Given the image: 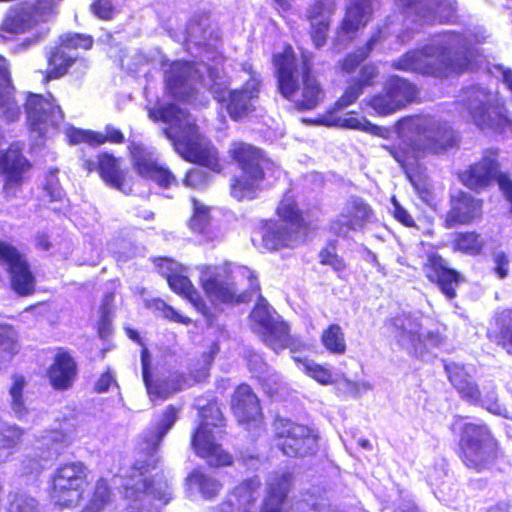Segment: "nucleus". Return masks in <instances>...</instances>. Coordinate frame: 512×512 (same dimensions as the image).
<instances>
[{"instance_id": "nucleus-58", "label": "nucleus", "mask_w": 512, "mask_h": 512, "mask_svg": "<svg viewBox=\"0 0 512 512\" xmlns=\"http://www.w3.org/2000/svg\"><path fill=\"white\" fill-rule=\"evenodd\" d=\"M399 341L410 344L415 353L419 352L422 354L424 352V334L419 331L402 329Z\"/></svg>"}, {"instance_id": "nucleus-26", "label": "nucleus", "mask_w": 512, "mask_h": 512, "mask_svg": "<svg viewBox=\"0 0 512 512\" xmlns=\"http://www.w3.org/2000/svg\"><path fill=\"white\" fill-rule=\"evenodd\" d=\"M32 168L31 162L18 148L9 147L0 152V172L3 176V191L8 194L20 189Z\"/></svg>"}, {"instance_id": "nucleus-33", "label": "nucleus", "mask_w": 512, "mask_h": 512, "mask_svg": "<svg viewBox=\"0 0 512 512\" xmlns=\"http://www.w3.org/2000/svg\"><path fill=\"white\" fill-rule=\"evenodd\" d=\"M169 288L176 294L188 300L194 309L209 319L212 317L210 308L206 301L195 288L191 280L180 273H168L165 275Z\"/></svg>"}, {"instance_id": "nucleus-61", "label": "nucleus", "mask_w": 512, "mask_h": 512, "mask_svg": "<svg viewBox=\"0 0 512 512\" xmlns=\"http://www.w3.org/2000/svg\"><path fill=\"white\" fill-rule=\"evenodd\" d=\"M391 201L393 204L392 216L405 227H416V222L412 215L402 205H400L396 198L392 197Z\"/></svg>"}, {"instance_id": "nucleus-21", "label": "nucleus", "mask_w": 512, "mask_h": 512, "mask_svg": "<svg viewBox=\"0 0 512 512\" xmlns=\"http://www.w3.org/2000/svg\"><path fill=\"white\" fill-rule=\"evenodd\" d=\"M127 150L132 167L140 177L151 180L164 189L178 184L174 173L168 167L159 165L142 143L132 141Z\"/></svg>"}, {"instance_id": "nucleus-63", "label": "nucleus", "mask_w": 512, "mask_h": 512, "mask_svg": "<svg viewBox=\"0 0 512 512\" xmlns=\"http://www.w3.org/2000/svg\"><path fill=\"white\" fill-rule=\"evenodd\" d=\"M494 273L499 279H504L509 274V256L504 251H498L493 254Z\"/></svg>"}, {"instance_id": "nucleus-56", "label": "nucleus", "mask_w": 512, "mask_h": 512, "mask_svg": "<svg viewBox=\"0 0 512 512\" xmlns=\"http://www.w3.org/2000/svg\"><path fill=\"white\" fill-rule=\"evenodd\" d=\"M10 328L0 325V358H12L16 353V341L9 335Z\"/></svg>"}, {"instance_id": "nucleus-30", "label": "nucleus", "mask_w": 512, "mask_h": 512, "mask_svg": "<svg viewBox=\"0 0 512 512\" xmlns=\"http://www.w3.org/2000/svg\"><path fill=\"white\" fill-rule=\"evenodd\" d=\"M375 40L370 38L365 41L362 47L354 51V101L363 93L364 89L376 84L379 71L376 65L372 63L362 64L359 62L365 60L373 49Z\"/></svg>"}, {"instance_id": "nucleus-31", "label": "nucleus", "mask_w": 512, "mask_h": 512, "mask_svg": "<svg viewBox=\"0 0 512 512\" xmlns=\"http://www.w3.org/2000/svg\"><path fill=\"white\" fill-rule=\"evenodd\" d=\"M444 370L451 385L457 390L460 397L472 404L481 399V391L472 380L471 375L463 364L453 361H443Z\"/></svg>"}, {"instance_id": "nucleus-60", "label": "nucleus", "mask_w": 512, "mask_h": 512, "mask_svg": "<svg viewBox=\"0 0 512 512\" xmlns=\"http://www.w3.org/2000/svg\"><path fill=\"white\" fill-rule=\"evenodd\" d=\"M372 7L368 0H354V26L364 25L371 17Z\"/></svg>"}, {"instance_id": "nucleus-18", "label": "nucleus", "mask_w": 512, "mask_h": 512, "mask_svg": "<svg viewBox=\"0 0 512 512\" xmlns=\"http://www.w3.org/2000/svg\"><path fill=\"white\" fill-rule=\"evenodd\" d=\"M216 419L219 424L202 421L197 426L192 435L191 446L198 456L206 460L208 465L212 467L228 466L232 463V456L217 443L216 434L219 431H214L216 427L222 425L225 418Z\"/></svg>"}, {"instance_id": "nucleus-5", "label": "nucleus", "mask_w": 512, "mask_h": 512, "mask_svg": "<svg viewBox=\"0 0 512 512\" xmlns=\"http://www.w3.org/2000/svg\"><path fill=\"white\" fill-rule=\"evenodd\" d=\"M227 155L238 170L229 181V194L238 202L254 200L262 191L266 169L272 162L263 149L243 140L230 143Z\"/></svg>"}, {"instance_id": "nucleus-3", "label": "nucleus", "mask_w": 512, "mask_h": 512, "mask_svg": "<svg viewBox=\"0 0 512 512\" xmlns=\"http://www.w3.org/2000/svg\"><path fill=\"white\" fill-rule=\"evenodd\" d=\"M271 60L277 90L296 111H310L320 105L325 91L314 69L311 53H301L298 58L293 46L286 43L282 51L273 53Z\"/></svg>"}, {"instance_id": "nucleus-45", "label": "nucleus", "mask_w": 512, "mask_h": 512, "mask_svg": "<svg viewBox=\"0 0 512 512\" xmlns=\"http://www.w3.org/2000/svg\"><path fill=\"white\" fill-rule=\"evenodd\" d=\"M491 108V103L485 100L472 99L468 102V112L472 121L481 130L486 129L487 124H489L493 111Z\"/></svg>"}, {"instance_id": "nucleus-55", "label": "nucleus", "mask_w": 512, "mask_h": 512, "mask_svg": "<svg viewBox=\"0 0 512 512\" xmlns=\"http://www.w3.org/2000/svg\"><path fill=\"white\" fill-rule=\"evenodd\" d=\"M110 497L111 492L107 481L104 479H99L96 483L93 497L90 500V503L98 507L100 510H103L104 507L109 503Z\"/></svg>"}, {"instance_id": "nucleus-40", "label": "nucleus", "mask_w": 512, "mask_h": 512, "mask_svg": "<svg viewBox=\"0 0 512 512\" xmlns=\"http://www.w3.org/2000/svg\"><path fill=\"white\" fill-rule=\"evenodd\" d=\"M22 431L0 419V463L7 461L18 444Z\"/></svg>"}, {"instance_id": "nucleus-43", "label": "nucleus", "mask_w": 512, "mask_h": 512, "mask_svg": "<svg viewBox=\"0 0 512 512\" xmlns=\"http://www.w3.org/2000/svg\"><path fill=\"white\" fill-rule=\"evenodd\" d=\"M321 341L324 347L334 354H342L345 352L346 344L344 335L339 325H329L321 335Z\"/></svg>"}, {"instance_id": "nucleus-28", "label": "nucleus", "mask_w": 512, "mask_h": 512, "mask_svg": "<svg viewBox=\"0 0 512 512\" xmlns=\"http://www.w3.org/2000/svg\"><path fill=\"white\" fill-rule=\"evenodd\" d=\"M275 213L280 224L290 232L294 239L300 235H306L311 229L308 213L303 211L292 197L281 199Z\"/></svg>"}, {"instance_id": "nucleus-64", "label": "nucleus", "mask_w": 512, "mask_h": 512, "mask_svg": "<svg viewBox=\"0 0 512 512\" xmlns=\"http://www.w3.org/2000/svg\"><path fill=\"white\" fill-rule=\"evenodd\" d=\"M497 185L504 199L509 203V212L512 214V175L503 171L499 175Z\"/></svg>"}, {"instance_id": "nucleus-35", "label": "nucleus", "mask_w": 512, "mask_h": 512, "mask_svg": "<svg viewBox=\"0 0 512 512\" xmlns=\"http://www.w3.org/2000/svg\"><path fill=\"white\" fill-rule=\"evenodd\" d=\"M493 321L495 328L488 329L486 337L512 356V306L495 311Z\"/></svg>"}, {"instance_id": "nucleus-8", "label": "nucleus", "mask_w": 512, "mask_h": 512, "mask_svg": "<svg viewBox=\"0 0 512 512\" xmlns=\"http://www.w3.org/2000/svg\"><path fill=\"white\" fill-rule=\"evenodd\" d=\"M251 318L258 337L275 353L285 349L298 352L305 348V343L291 334L289 324L279 317H274L266 307H255Z\"/></svg>"}, {"instance_id": "nucleus-50", "label": "nucleus", "mask_w": 512, "mask_h": 512, "mask_svg": "<svg viewBox=\"0 0 512 512\" xmlns=\"http://www.w3.org/2000/svg\"><path fill=\"white\" fill-rule=\"evenodd\" d=\"M255 380L269 397L278 395L282 387L280 376L278 373L272 371V369H269L268 372H264L262 375H257Z\"/></svg>"}, {"instance_id": "nucleus-14", "label": "nucleus", "mask_w": 512, "mask_h": 512, "mask_svg": "<svg viewBox=\"0 0 512 512\" xmlns=\"http://www.w3.org/2000/svg\"><path fill=\"white\" fill-rule=\"evenodd\" d=\"M220 268L206 265L201 270L200 286L212 301L229 305L248 303L253 299L252 289L239 290L234 282L221 274Z\"/></svg>"}, {"instance_id": "nucleus-52", "label": "nucleus", "mask_w": 512, "mask_h": 512, "mask_svg": "<svg viewBox=\"0 0 512 512\" xmlns=\"http://www.w3.org/2000/svg\"><path fill=\"white\" fill-rule=\"evenodd\" d=\"M89 10L102 21H111L118 12L113 0H92Z\"/></svg>"}, {"instance_id": "nucleus-54", "label": "nucleus", "mask_w": 512, "mask_h": 512, "mask_svg": "<svg viewBox=\"0 0 512 512\" xmlns=\"http://www.w3.org/2000/svg\"><path fill=\"white\" fill-rule=\"evenodd\" d=\"M8 512H39V510L34 498L26 494H16L10 503Z\"/></svg>"}, {"instance_id": "nucleus-20", "label": "nucleus", "mask_w": 512, "mask_h": 512, "mask_svg": "<svg viewBox=\"0 0 512 512\" xmlns=\"http://www.w3.org/2000/svg\"><path fill=\"white\" fill-rule=\"evenodd\" d=\"M0 262L7 265L10 283L19 296H29L35 292V277L25 257L12 244L0 241Z\"/></svg>"}, {"instance_id": "nucleus-12", "label": "nucleus", "mask_w": 512, "mask_h": 512, "mask_svg": "<svg viewBox=\"0 0 512 512\" xmlns=\"http://www.w3.org/2000/svg\"><path fill=\"white\" fill-rule=\"evenodd\" d=\"M484 199L472 192L456 189L448 194V209L442 219V227L450 230L470 226L483 218Z\"/></svg>"}, {"instance_id": "nucleus-24", "label": "nucleus", "mask_w": 512, "mask_h": 512, "mask_svg": "<svg viewBox=\"0 0 512 512\" xmlns=\"http://www.w3.org/2000/svg\"><path fill=\"white\" fill-rule=\"evenodd\" d=\"M63 423L59 422L57 427L41 435L35 443V458L29 460L25 467V473H34L44 468L43 462L57 459L70 445L73 438L70 434L62 431Z\"/></svg>"}, {"instance_id": "nucleus-16", "label": "nucleus", "mask_w": 512, "mask_h": 512, "mask_svg": "<svg viewBox=\"0 0 512 512\" xmlns=\"http://www.w3.org/2000/svg\"><path fill=\"white\" fill-rule=\"evenodd\" d=\"M26 121L31 131L43 137L51 128H57L64 113L52 94H30L25 104Z\"/></svg>"}, {"instance_id": "nucleus-32", "label": "nucleus", "mask_w": 512, "mask_h": 512, "mask_svg": "<svg viewBox=\"0 0 512 512\" xmlns=\"http://www.w3.org/2000/svg\"><path fill=\"white\" fill-rule=\"evenodd\" d=\"M352 104V86L347 87L344 93L322 114L315 122L326 127H341L352 129V116L348 110Z\"/></svg>"}, {"instance_id": "nucleus-41", "label": "nucleus", "mask_w": 512, "mask_h": 512, "mask_svg": "<svg viewBox=\"0 0 512 512\" xmlns=\"http://www.w3.org/2000/svg\"><path fill=\"white\" fill-rule=\"evenodd\" d=\"M190 201L192 204V213L187 221V225L189 229L195 233H205L211 221V209L195 197H192Z\"/></svg>"}, {"instance_id": "nucleus-62", "label": "nucleus", "mask_w": 512, "mask_h": 512, "mask_svg": "<svg viewBox=\"0 0 512 512\" xmlns=\"http://www.w3.org/2000/svg\"><path fill=\"white\" fill-rule=\"evenodd\" d=\"M373 216L371 207L363 201L354 200V226L362 227Z\"/></svg>"}, {"instance_id": "nucleus-6", "label": "nucleus", "mask_w": 512, "mask_h": 512, "mask_svg": "<svg viewBox=\"0 0 512 512\" xmlns=\"http://www.w3.org/2000/svg\"><path fill=\"white\" fill-rule=\"evenodd\" d=\"M459 449L463 463L476 472L490 469L498 456V442L485 424L465 423Z\"/></svg>"}, {"instance_id": "nucleus-25", "label": "nucleus", "mask_w": 512, "mask_h": 512, "mask_svg": "<svg viewBox=\"0 0 512 512\" xmlns=\"http://www.w3.org/2000/svg\"><path fill=\"white\" fill-rule=\"evenodd\" d=\"M251 241L261 253H273L292 247L295 239L279 221L261 219L251 232Z\"/></svg>"}, {"instance_id": "nucleus-38", "label": "nucleus", "mask_w": 512, "mask_h": 512, "mask_svg": "<svg viewBox=\"0 0 512 512\" xmlns=\"http://www.w3.org/2000/svg\"><path fill=\"white\" fill-rule=\"evenodd\" d=\"M485 242L480 233L475 230L460 231L454 234L452 250L469 256L482 253Z\"/></svg>"}, {"instance_id": "nucleus-36", "label": "nucleus", "mask_w": 512, "mask_h": 512, "mask_svg": "<svg viewBox=\"0 0 512 512\" xmlns=\"http://www.w3.org/2000/svg\"><path fill=\"white\" fill-rule=\"evenodd\" d=\"M292 484V474L283 472L272 476L268 483V496L264 500L261 512H281Z\"/></svg>"}, {"instance_id": "nucleus-51", "label": "nucleus", "mask_w": 512, "mask_h": 512, "mask_svg": "<svg viewBox=\"0 0 512 512\" xmlns=\"http://www.w3.org/2000/svg\"><path fill=\"white\" fill-rule=\"evenodd\" d=\"M486 129L498 134H503L508 130L512 131V118L508 111L506 109L493 110Z\"/></svg>"}, {"instance_id": "nucleus-49", "label": "nucleus", "mask_w": 512, "mask_h": 512, "mask_svg": "<svg viewBox=\"0 0 512 512\" xmlns=\"http://www.w3.org/2000/svg\"><path fill=\"white\" fill-rule=\"evenodd\" d=\"M411 185L417 194L418 198L428 206L435 203V195L427 176L421 173L414 174L410 177Z\"/></svg>"}, {"instance_id": "nucleus-9", "label": "nucleus", "mask_w": 512, "mask_h": 512, "mask_svg": "<svg viewBox=\"0 0 512 512\" xmlns=\"http://www.w3.org/2000/svg\"><path fill=\"white\" fill-rule=\"evenodd\" d=\"M50 8V0L22 1L9 6L0 21V41H10L31 30L44 20Z\"/></svg>"}, {"instance_id": "nucleus-29", "label": "nucleus", "mask_w": 512, "mask_h": 512, "mask_svg": "<svg viewBox=\"0 0 512 512\" xmlns=\"http://www.w3.org/2000/svg\"><path fill=\"white\" fill-rule=\"evenodd\" d=\"M47 68L41 71L42 83L47 84L50 81L60 79L68 74L69 69L80 61L84 69L87 68L86 60L70 54L60 44L56 43L46 53Z\"/></svg>"}, {"instance_id": "nucleus-17", "label": "nucleus", "mask_w": 512, "mask_h": 512, "mask_svg": "<svg viewBox=\"0 0 512 512\" xmlns=\"http://www.w3.org/2000/svg\"><path fill=\"white\" fill-rule=\"evenodd\" d=\"M403 13L415 16L423 22L451 24L457 21L455 0H396Z\"/></svg>"}, {"instance_id": "nucleus-46", "label": "nucleus", "mask_w": 512, "mask_h": 512, "mask_svg": "<svg viewBox=\"0 0 512 512\" xmlns=\"http://www.w3.org/2000/svg\"><path fill=\"white\" fill-rule=\"evenodd\" d=\"M70 54L78 50H90L94 40L92 36L81 33H67L62 35L58 42Z\"/></svg>"}, {"instance_id": "nucleus-47", "label": "nucleus", "mask_w": 512, "mask_h": 512, "mask_svg": "<svg viewBox=\"0 0 512 512\" xmlns=\"http://www.w3.org/2000/svg\"><path fill=\"white\" fill-rule=\"evenodd\" d=\"M0 110L2 117L7 123L19 120L21 109L14 97V88L5 89L0 92Z\"/></svg>"}, {"instance_id": "nucleus-13", "label": "nucleus", "mask_w": 512, "mask_h": 512, "mask_svg": "<svg viewBox=\"0 0 512 512\" xmlns=\"http://www.w3.org/2000/svg\"><path fill=\"white\" fill-rule=\"evenodd\" d=\"M276 434L283 439L279 446L289 457L314 454L318 449L317 433L304 425L293 423L289 418H275Z\"/></svg>"}, {"instance_id": "nucleus-27", "label": "nucleus", "mask_w": 512, "mask_h": 512, "mask_svg": "<svg viewBox=\"0 0 512 512\" xmlns=\"http://www.w3.org/2000/svg\"><path fill=\"white\" fill-rule=\"evenodd\" d=\"M46 377L54 390L66 391L73 387L78 377V364L69 350L57 349L46 370Z\"/></svg>"}, {"instance_id": "nucleus-2", "label": "nucleus", "mask_w": 512, "mask_h": 512, "mask_svg": "<svg viewBox=\"0 0 512 512\" xmlns=\"http://www.w3.org/2000/svg\"><path fill=\"white\" fill-rule=\"evenodd\" d=\"M438 44H425L413 48L392 64L396 70L425 77L446 79L462 75L473 67V52L468 37L458 31H448Z\"/></svg>"}, {"instance_id": "nucleus-11", "label": "nucleus", "mask_w": 512, "mask_h": 512, "mask_svg": "<svg viewBox=\"0 0 512 512\" xmlns=\"http://www.w3.org/2000/svg\"><path fill=\"white\" fill-rule=\"evenodd\" d=\"M501 170L500 149L490 147L483 150L481 157L458 171L459 182L476 194L482 193L497 184Z\"/></svg>"}, {"instance_id": "nucleus-57", "label": "nucleus", "mask_w": 512, "mask_h": 512, "mask_svg": "<svg viewBox=\"0 0 512 512\" xmlns=\"http://www.w3.org/2000/svg\"><path fill=\"white\" fill-rule=\"evenodd\" d=\"M246 365L253 379L257 378V375H262L271 369L262 355L256 352H250L246 356Z\"/></svg>"}, {"instance_id": "nucleus-4", "label": "nucleus", "mask_w": 512, "mask_h": 512, "mask_svg": "<svg viewBox=\"0 0 512 512\" xmlns=\"http://www.w3.org/2000/svg\"><path fill=\"white\" fill-rule=\"evenodd\" d=\"M149 117L153 122L169 124L162 129L163 135L171 141L175 152L186 162L206 167L221 173L223 166L218 150L204 140L199 126L189 112L174 103L151 109Z\"/></svg>"}, {"instance_id": "nucleus-53", "label": "nucleus", "mask_w": 512, "mask_h": 512, "mask_svg": "<svg viewBox=\"0 0 512 512\" xmlns=\"http://www.w3.org/2000/svg\"><path fill=\"white\" fill-rule=\"evenodd\" d=\"M209 183V175L198 168H190L182 178V184L190 189L199 190L206 187Z\"/></svg>"}, {"instance_id": "nucleus-15", "label": "nucleus", "mask_w": 512, "mask_h": 512, "mask_svg": "<svg viewBox=\"0 0 512 512\" xmlns=\"http://www.w3.org/2000/svg\"><path fill=\"white\" fill-rule=\"evenodd\" d=\"M86 467L80 462L59 467L52 478L51 498L59 506H72L81 496Z\"/></svg>"}, {"instance_id": "nucleus-37", "label": "nucleus", "mask_w": 512, "mask_h": 512, "mask_svg": "<svg viewBox=\"0 0 512 512\" xmlns=\"http://www.w3.org/2000/svg\"><path fill=\"white\" fill-rule=\"evenodd\" d=\"M258 498V493L253 488V482L247 481L234 489L233 494L229 499L222 503L220 506L221 512H255V502Z\"/></svg>"}, {"instance_id": "nucleus-34", "label": "nucleus", "mask_w": 512, "mask_h": 512, "mask_svg": "<svg viewBox=\"0 0 512 512\" xmlns=\"http://www.w3.org/2000/svg\"><path fill=\"white\" fill-rule=\"evenodd\" d=\"M230 408L234 416H262L261 401L246 382L235 387L230 397Z\"/></svg>"}, {"instance_id": "nucleus-44", "label": "nucleus", "mask_w": 512, "mask_h": 512, "mask_svg": "<svg viewBox=\"0 0 512 512\" xmlns=\"http://www.w3.org/2000/svg\"><path fill=\"white\" fill-rule=\"evenodd\" d=\"M192 486L198 487L199 491L206 499L214 498L220 491L221 484L200 471H193L187 478Z\"/></svg>"}, {"instance_id": "nucleus-1", "label": "nucleus", "mask_w": 512, "mask_h": 512, "mask_svg": "<svg viewBox=\"0 0 512 512\" xmlns=\"http://www.w3.org/2000/svg\"><path fill=\"white\" fill-rule=\"evenodd\" d=\"M176 418H162L148 427L141 436V450L145 461L137 460L123 484L127 512L158 511L171 499V488L162 478L149 481L147 472L158 461L157 452L161 441L174 426Z\"/></svg>"}, {"instance_id": "nucleus-22", "label": "nucleus", "mask_w": 512, "mask_h": 512, "mask_svg": "<svg viewBox=\"0 0 512 512\" xmlns=\"http://www.w3.org/2000/svg\"><path fill=\"white\" fill-rule=\"evenodd\" d=\"M425 278L436 285L440 292L448 299L457 297V288L465 282V277L437 252H430L422 265Z\"/></svg>"}, {"instance_id": "nucleus-19", "label": "nucleus", "mask_w": 512, "mask_h": 512, "mask_svg": "<svg viewBox=\"0 0 512 512\" xmlns=\"http://www.w3.org/2000/svg\"><path fill=\"white\" fill-rule=\"evenodd\" d=\"M81 167L88 174L97 172L102 181L110 188L125 194L132 192V178L120 167L117 157L109 152H100L96 159L85 158Z\"/></svg>"}, {"instance_id": "nucleus-59", "label": "nucleus", "mask_w": 512, "mask_h": 512, "mask_svg": "<svg viewBox=\"0 0 512 512\" xmlns=\"http://www.w3.org/2000/svg\"><path fill=\"white\" fill-rule=\"evenodd\" d=\"M320 263L324 265H331L335 270L340 271L345 267V264L336 252L335 245L328 244L324 247L319 254Z\"/></svg>"}, {"instance_id": "nucleus-42", "label": "nucleus", "mask_w": 512, "mask_h": 512, "mask_svg": "<svg viewBox=\"0 0 512 512\" xmlns=\"http://www.w3.org/2000/svg\"><path fill=\"white\" fill-rule=\"evenodd\" d=\"M26 383V379L23 375L15 374L12 376V384L9 388V394L11 396L10 406L17 416H24L29 413V407L24 398Z\"/></svg>"}, {"instance_id": "nucleus-48", "label": "nucleus", "mask_w": 512, "mask_h": 512, "mask_svg": "<svg viewBox=\"0 0 512 512\" xmlns=\"http://www.w3.org/2000/svg\"><path fill=\"white\" fill-rule=\"evenodd\" d=\"M293 360L301 364L304 373L318 383L327 385L333 382L332 373L328 368L300 357H294Z\"/></svg>"}, {"instance_id": "nucleus-23", "label": "nucleus", "mask_w": 512, "mask_h": 512, "mask_svg": "<svg viewBox=\"0 0 512 512\" xmlns=\"http://www.w3.org/2000/svg\"><path fill=\"white\" fill-rule=\"evenodd\" d=\"M458 133L446 123H438L424 129L423 136L410 142V149L416 158L428 154H440L459 146Z\"/></svg>"}, {"instance_id": "nucleus-7", "label": "nucleus", "mask_w": 512, "mask_h": 512, "mask_svg": "<svg viewBox=\"0 0 512 512\" xmlns=\"http://www.w3.org/2000/svg\"><path fill=\"white\" fill-rule=\"evenodd\" d=\"M261 86V80L252 75L240 87L227 90L214 82L209 86V91L224 107L230 119L238 122L256 111L255 103L260 97Z\"/></svg>"}, {"instance_id": "nucleus-39", "label": "nucleus", "mask_w": 512, "mask_h": 512, "mask_svg": "<svg viewBox=\"0 0 512 512\" xmlns=\"http://www.w3.org/2000/svg\"><path fill=\"white\" fill-rule=\"evenodd\" d=\"M322 13L323 5L316 3L308 10L307 14V19L311 22L309 34L313 44L317 48L326 43L329 32V21L321 17Z\"/></svg>"}, {"instance_id": "nucleus-10", "label": "nucleus", "mask_w": 512, "mask_h": 512, "mask_svg": "<svg viewBox=\"0 0 512 512\" xmlns=\"http://www.w3.org/2000/svg\"><path fill=\"white\" fill-rule=\"evenodd\" d=\"M419 100V89L415 83L399 75H390L379 93L371 96L367 104L381 116L402 110Z\"/></svg>"}]
</instances>
